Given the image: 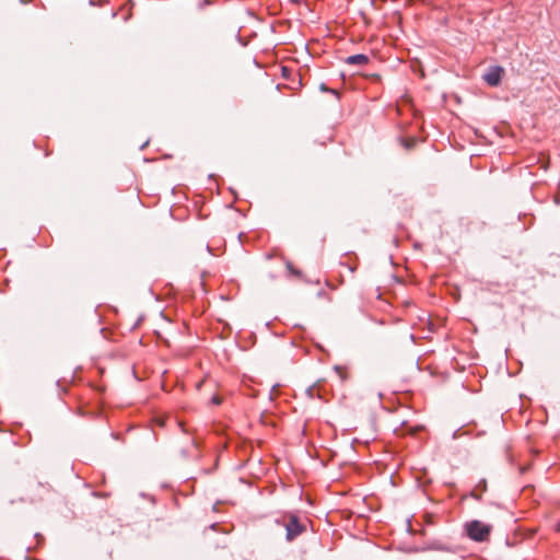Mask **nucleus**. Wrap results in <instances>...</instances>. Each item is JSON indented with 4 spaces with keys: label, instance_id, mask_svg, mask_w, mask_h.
<instances>
[{
    "label": "nucleus",
    "instance_id": "obj_8",
    "mask_svg": "<svg viewBox=\"0 0 560 560\" xmlns=\"http://www.w3.org/2000/svg\"><path fill=\"white\" fill-rule=\"evenodd\" d=\"M320 90H322V91H325V92H330V93H332V94L337 95V91H336V90L328 89V88H326V85H325V84H320Z\"/></svg>",
    "mask_w": 560,
    "mask_h": 560
},
{
    "label": "nucleus",
    "instance_id": "obj_5",
    "mask_svg": "<svg viewBox=\"0 0 560 560\" xmlns=\"http://www.w3.org/2000/svg\"><path fill=\"white\" fill-rule=\"evenodd\" d=\"M487 491V481L481 479L475 488L470 491V497L476 500H481L482 493Z\"/></svg>",
    "mask_w": 560,
    "mask_h": 560
},
{
    "label": "nucleus",
    "instance_id": "obj_1",
    "mask_svg": "<svg viewBox=\"0 0 560 560\" xmlns=\"http://www.w3.org/2000/svg\"><path fill=\"white\" fill-rule=\"evenodd\" d=\"M492 532V525L483 523L479 520H472L464 524V533L476 542L488 541Z\"/></svg>",
    "mask_w": 560,
    "mask_h": 560
},
{
    "label": "nucleus",
    "instance_id": "obj_6",
    "mask_svg": "<svg viewBox=\"0 0 560 560\" xmlns=\"http://www.w3.org/2000/svg\"><path fill=\"white\" fill-rule=\"evenodd\" d=\"M335 371L341 381H345L347 378L348 372H347L346 368L337 365V366H335Z\"/></svg>",
    "mask_w": 560,
    "mask_h": 560
},
{
    "label": "nucleus",
    "instance_id": "obj_3",
    "mask_svg": "<svg viewBox=\"0 0 560 560\" xmlns=\"http://www.w3.org/2000/svg\"><path fill=\"white\" fill-rule=\"evenodd\" d=\"M503 69L501 67H492L483 74V80L490 86H498L501 82Z\"/></svg>",
    "mask_w": 560,
    "mask_h": 560
},
{
    "label": "nucleus",
    "instance_id": "obj_7",
    "mask_svg": "<svg viewBox=\"0 0 560 560\" xmlns=\"http://www.w3.org/2000/svg\"><path fill=\"white\" fill-rule=\"evenodd\" d=\"M287 268H288V270H289L292 275H294V276H299V275H300V271L295 270V269H294V267H293V265H292L291 262H287Z\"/></svg>",
    "mask_w": 560,
    "mask_h": 560
},
{
    "label": "nucleus",
    "instance_id": "obj_9",
    "mask_svg": "<svg viewBox=\"0 0 560 560\" xmlns=\"http://www.w3.org/2000/svg\"><path fill=\"white\" fill-rule=\"evenodd\" d=\"M212 402H213L214 405H220V404H221V400H220V398H219V397L214 396V397H212Z\"/></svg>",
    "mask_w": 560,
    "mask_h": 560
},
{
    "label": "nucleus",
    "instance_id": "obj_2",
    "mask_svg": "<svg viewBox=\"0 0 560 560\" xmlns=\"http://www.w3.org/2000/svg\"><path fill=\"white\" fill-rule=\"evenodd\" d=\"M287 539L292 541L294 538L305 532L306 527L302 524L296 515H290L285 523Z\"/></svg>",
    "mask_w": 560,
    "mask_h": 560
},
{
    "label": "nucleus",
    "instance_id": "obj_10",
    "mask_svg": "<svg viewBox=\"0 0 560 560\" xmlns=\"http://www.w3.org/2000/svg\"><path fill=\"white\" fill-rule=\"evenodd\" d=\"M287 71L288 69L285 67L282 68V72H283V75L285 77L287 75Z\"/></svg>",
    "mask_w": 560,
    "mask_h": 560
},
{
    "label": "nucleus",
    "instance_id": "obj_4",
    "mask_svg": "<svg viewBox=\"0 0 560 560\" xmlns=\"http://www.w3.org/2000/svg\"><path fill=\"white\" fill-rule=\"evenodd\" d=\"M370 61L369 56L364 54L351 55L345 59V63L350 66H365Z\"/></svg>",
    "mask_w": 560,
    "mask_h": 560
},
{
    "label": "nucleus",
    "instance_id": "obj_11",
    "mask_svg": "<svg viewBox=\"0 0 560 560\" xmlns=\"http://www.w3.org/2000/svg\"><path fill=\"white\" fill-rule=\"evenodd\" d=\"M557 530L560 532V524L557 525Z\"/></svg>",
    "mask_w": 560,
    "mask_h": 560
}]
</instances>
